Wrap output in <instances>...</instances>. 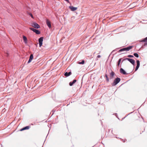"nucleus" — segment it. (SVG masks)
Returning a JSON list of instances; mask_svg holds the SVG:
<instances>
[{"instance_id": "15", "label": "nucleus", "mask_w": 147, "mask_h": 147, "mask_svg": "<svg viewBox=\"0 0 147 147\" xmlns=\"http://www.w3.org/2000/svg\"><path fill=\"white\" fill-rule=\"evenodd\" d=\"M76 82V80H74L72 82H71L69 83V85L70 86H72Z\"/></svg>"}, {"instance_id": "18", "label": "nucleus", "mask_w": 147, "mask_h": 147, "mask_svg": "<svg viewBox=\"0 0 147 147\" xmlns=\"http://www.w3.org/2000/svg\"><path fill=\"white\" fill-rule=\"evenodd\" d=\"M122 59L121 58H120V59L118 61V63H117V65L118 66H119V65L120 63V62H121V60Z\"/></svg>"}, {"instance_id": "12", "label": "nucleus", "mask_w": 147, "mask_h": 147, "mask_svg": "<svg viewBox=\"0 0 147 147\" xmlns=\"http://www.w3.org/2000/svg\"><path fill=\"white\" fill-rule=\"evenodd\" d=\"M115 73L113 71H112L110 73V78L112 79L113 78V76L115 75Z\"/></svg>"}, {"instance_id": "10", "label": "nucleus", "mask_w": 147, "mask_h": 147, "mask_svg": "<svg viewBox=\"0 0 147 147\" xmlns=\"http://www.w3.org/2000/svg\"><path fill=\"white\" fill-rule=\"evenodd\" d=\"M33 58V56L32 54H31L30 56V58L28 63H29L31 62Z\"/></svg>"}, {"instance_id": "25", "label": "nucleus", "mask_w": 147, "mask_h": 147, "mask_svg": "<svg viewBox=\"0 0 147 147\" xmlns=\"http://www.w3.org/2000/svg\"><path fill=\"white\" fill-rule=\"evenodd\" d=\"M147 45V42H146L145 44V45Z\"/></svg>"}, {"instance_id": "8", "label": "nucleus", "mask_w": 147, "mask_h": 147, "mask_svg": "<svg viewBox=\"0 0 147 147\" xmlns=\"http://www.w3.org/2000/svg\"><path fill=\"white\" fill-rule=\"evenodd\" d=\"M33 26L36 28H40L39 25L36 23H34L33 24Z\"/></svg>"}, {"instance_id": "3", "label": "nucleus", "mask_w": 147, "mask_h": 147, "mask_svg": "<svg viewBox=\"0 0 147 147\" xmlns=\"http://www.w3.org/2000/svg\"><path fill=\"white\" fill-rule=\"evenodd\" d=\"M127 60L128 61H129L133 65H134L135 64V61L133 59H131L127 58L124 59L123 60V61H124L125 60Z\"/></svg>"}, {"instance_id": "6", "label": "nucleus", "mask_w": 147, "mask_h": 147, "mask_svg": "<svg viewBox=\"0 0 147 147\" xmlns=\"http://www.w3.org/2000/svg\"><path fill=\"white\" fill-rule=\"evenodd\" d=\"M46 24L49 28H51V22L48 19H46Z\"/></svg>"}, {"instance_id": "21", "label": "nucleus", "mask_w": 147, "mask_h": 147, "mask_svg": "<svg viewBox=\"0 0 147 147\" xmlns=\"http://www.w3.org/2000/svg\"><path fill=\"white\" fill-rule=\"evenodd\" d=\"M84 63V60H82L81 62L79 63L80 64H83Z\"/></svg>"}, {"instance_id": "2", "label": "nucleus", "mask_w": 147, "mask_h": 147, "mask_svg": "<svg viewBox=\"0 0 147 147\" xmlns=\"http://www.w3.org/2000/svg\"><path fill=\"white\" fill-rule=\"evenodd\" d=\"M120 81V79L119 78H117L112 83V85L114 86L117 84Z\"/></svg>"}, {"instance_id": "16", "label": "nucleus", "mask_w": 147, "mask_h": 147, "mask_svg": "<svg viewBox=\"0 0 147 147\" xmlns=\"http://www.w3.org/2000/svg\"><path fill=\"white\" fill-rule=\"evenodd\" d=\"M23 38L24 40V42L26 44L27 43V38L25 36H23Z\"/></svg>"}, {"instance_id": "7", "label": "nucleus", "mask_w": 147, "mask_h": 147, "mask_svg": "<svg viewBox=\"0 0 147 147\" xmlns=\"http://www.w3.org/2000/svg\"><path fill=\"white\" fill-rule=\"evenodd\" d=\"M136 63H137V66L136 67L135 71H137L139 67L140 66V61L139 60H137L136 61Z\"/></svg>"}, {"instance_id": "1", "label": "nucleus", "mask_w": 147, "mask_h": 147, "mask_svg": "<svg viewBox=\"0 0 147 147\" xmlns=\"http://www.w3.org/2000/svg\"><path fill=\"white\" fill-rule=\"evenodd\" d=\"M133 47L132 46H129L127 47L121 49L119 51V52H121L123 51H128Z\"/></svg>"}, {"instance_id": "4", "label": "nucleus", "mask_w": 147, "mask_h": 147, "mask_svg": "<svg viewBox=\"0 0 147 147\" xmlns=\"http://www.w3.org/2000/svg\"><path fill=\"white\" fill-rule=\"evenodd\" d=\"M30 29L35 32L37 34H39L40 33V32L39 30L34 28H30Z\"/></svg>"}, {"instance_id": "11", "label": "nucleus", "mask_w": 147, "mask_h": 147, "mask_svg": "<svg viewBox=\"0 0 147 147\" xmlns=\"http://www.w3.org/2000/svg\"><path fill=\"white\" fill-rule=\"evenodd\" d=\"M30 128V127L29 126H27L26 127H25L22 129H21L20 130V131H22L24 130H26V129H29Z\"/></svg>"}, {"instance_id": "19", "label": "nucleus", "mask_w": 147, "mask_h": 147, "mask_svg": "<svg viewBox=\"0 0 147 147\" xmlns=\"http://www.w3.org/2000/svg\"><path fill=\"white\" fill-rule=\"evenodd\" d=\"M134 55L136 57H139L137 53H134Z\"/></svg>"}, {"instance_id": "13", "label": "nucleus", "mask_w": 147, "mask_h": 147, "mask_svg": "<svg viewBox=\"0 0 147 147\" xmlns=\"http://www.w3.org/2000/svg\"><path fill=\"white\" fill-rule=\"evenodd\" d=\"M120 72L121 73L123 74H126L125 71L122 68H121L120 69Z\"/></svg>"}, {"instance_id": "5", "label": "nucleus", "mask_w": 147, "mask_h": 147, "mask_svg": "<svg viewBox=\"0 0 147 147\" xmlns=\"http://www.w3.org/2000/svg\"><path fill=\"white\" fill-rule=\"evenodd\" d=\"M43 39V37H40L39 39L38 40L40 47H41L42 45Z\"/></svg>"}, {"instance_id": "20", "label": "nucleus", "mask_w": 147, "mask_h": 147, "mask_svg": "<svg viewBox=\"0 0 147 147\" xmlns=\"http://www.w3.org/2000/svg\"><path fill=\"white\" fill-rule=\"evenodd\" d=\"M105 77H106V79L107 81V82H109V78H108V77L107 75V74H106L105 75Z\"/></svg>"}, {"instance_id": "9", "label": "nucleus", "mask_w": 147, "mask_h": 147, "mask_svg": "<svg viewBox=\"0 0 147 147\" xmlns=\"http://www.w3.org/2000/svg\"><path fill=\"white\" fill-rule=\"evenodd\" d=\"M69 7L71 9V10L72 11H76L77 9V7H74L71 6H69Z\"/></svg>"}, {"instance_id": "23", "label": "nucleus", "mask_w": 147, "mask_h": 147, "mask_svg": "<svg viewBox=\"0 0 147 147\" xmlns=\"http://www.w3.org/2000/svg\"><path fill=\"white\" fill-rule=\"evenodd\" d=\"M29 14L30 15V16H31V17L32 18H33V15H32V14L31 13H29Z\"/></svg>"}, {"instance_id": "17", "label": "nucleus", "mask_w": 147, "mask_h": 147, "mask_svg": "<svg viewBox=\"0 0 147 147\" xmlns=\"http://www.w3.org/2000/svg\"><path fill=\"white\" fill-rule=\"evenodd\" d=\"M140 41L141 42H147V37L145 38L143 40H141Z\"/></svg>"}, {"instance_id": "22", "label": "nucleus", "mask_w": 147, "mask_h": 147, "mask_svg": "<svg viewBox=\"0 0 147 147\" xmlns=\"http://www.w3.org/2000/svg\"><path fill=\"white\" fill-rule=\"evenodd\" d=\"M127 57H134L133 56L131 55H129Z\"/></svg>"}, {"instance_id": "24", "label": "nucleus", "mask_w": 147, "mask_h": 147, "mask_svg": "<svg viewBox=\"0 0 147 147\" xmlns=\"http://www.w3.org/2000/svg\"><path fill=\"white\" fill-rule=\"evenodd\" d=\"M100 57H101L100 55H98L97 56V58H100Z\"/></svg>"}, {"instance_id": "14", "label": "nucleus", "mask_w": 147, "mask_h": 147, "mask_svg": "<svg viewBox=\"0 0 147 147\" xmlns=\"http://www.w3.org/2000/svg\"><path fill=\"white\" fill-rule=\"evenodd\" d=\"M71 74V72H69V73H67V72H66L64 74V76H65L67 77L70 76Z\"/></svg>"}]
</instances>
